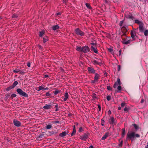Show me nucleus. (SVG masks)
<instances>
[{
	"label": "nucleus",
	"instance_id": "45",
	"mask_svg": "<svg viewBox=\"0 0 148 148\" xmlns=\"http://www.w3.org/2000/svg\"><path fill=\"white\" fill-rule=\"evenodd\" d=\"M125 105V103H122L121 105L122 107H123Z\"/></svg>",
	"mask_w": 148,
	"mask_h": 148
},
{
	"label": "nucleus",
	"instance_id": "9",
	"mask_svg": "<svg viewBox=\"0 0 148 148\" xmlns=\"http://www.w3.org/2000/svg\"><path fill=\"white\" fill-rule=\"evenodd\" d=\"M13 123L17 127L20 126L21 125V123L18 121L14 120Z\"/></svg>",
	"mask_w": 148,
	"mask_h": 148
},
{
	"label": "nucleus",
	"instance_id": "24",
	"mask_svg": "<svg viewBox=\"0 0 148 148\" xmlns=\"http://www.w3.org/2000/svg\"><path fill=\"white\" fill-rule=\"evenodd\" d=\"M18 82L17 81H15L13 83L12 86L13 88L16 85H17Z\"/></svg>",
	"mask_w": 148,
	"mask_h": 148
},
{
	"label": "nucleus",
	"instance_id": "54",
	"mask_svg": "<svg viewBox=\"0 0 148 148\" xmlns=\"http://www.w3.org/2000/svg\"><path fill=\"white\" fill-rule=\"evenodd\" d=\"M48 77V75H45V77Z\"/></svg>",
	"mask_w": 148,
	"mask_h": 148
},
{
	"label": "nucleus",
	"instance_id": "36",
	"mask_svg": "<svg viewBox=\"0 0 148 148\" xmlns=\"http://www.w3.org/2000/svg\"><path fill=\"white\" fill-rule=\"evenodd\" d=\"M123 144V140H121L120 141V143H119V145L120 147H121Z\"/></svg>",
	"mask_w": 148,
	"mask_h": 148
},
{
	"label": "nucleus",
	"instance_id": "49",
	"mask_svg": "<svg viewBox=\"0 0 148 148\" xmlns=\"http://www.w3.org/2000/svg\"><path fill=\"white\" fill-rule=\"evenodd\" d=\"M121 54V50H120L119 51V56H120Z\"/></svg>",
	"mask_w": 148,
	"mask_h": 148
},
{
	"label": "nucleus",
	"instance_id": "25",
	"mask_svg": "<svg viewBox=\"0 0 148 148\" xmlns=\"http://www.w3.org/2000/svg\"><path fill=\"white\" fill-rule=\"evenodd\" d=\"M139 28L140 31H142L143 30V28L142 25L141 24H140L139 26Z\"/></svg>",
	"mask_w": 148,
	"mask_h": 148
},
{
	"label": "nucleus",
	"instance_id": "57",
	"mask_svg": "<svg viewBox=\"0 0 148 148\" xmlns=\"http://www.w3.org/2000/svg\"><path fill=\"white\" fill-rule=\"evenodd\" d=\"M118 68H119V71L120 70V65H118Z\"/></svg>",
	"mask_w": 148,
	"mask_h": 148
},
{
	"label": "nucleus",
	"instance_id": "10",
	"mask_svg": "<svg viewBox=\"0 0 148 148\" xmlns=\"http://www.w3.org/2000/svg\"><path fill=\"white\" fill-rule=\"evenodd\" d=\"M89 50V49L88 47L85 46L82 47V52L84 53L87 52Z\"/></svg>",
	"mask_w": 148,
	"mask_h": 148
},
{
	"label": "nucleus",
	"instance_id": "55",
	"mask_svg": "<svg viewBox=\"0 0 148 148\" xmlns=\"http://www.w3.org/2000/svg\"><path fill=\"white\" fill-rule=\"evenodd\" d=\"M58 105L57 104H56L55 106V107L56 108H58Z\"/></svg>",
	"mask_w": 148,
	"mask_h": 148
},
{
	"label": "nucleus",
	"instance_id": "37",
	"mask_svg": "<svg viewBox=\"0 0 148 148\" xmlns=\"http://www.w3.org/2000/svg\"><path fill=\"white\" fill-rule=\"evenodd\" d=\"M78 131L79 132H81L83 131V130L82 128V127H80Z\"/></svg>",
	"mask_w": 148,
	"mask_h": 148
},
{
	"label": "nucleus",
	"instance_id": "44",
	"mask_svg": "<svg viewBox=\"0 0 148 148\" xmlns=\"http://www.w3.org/2000/svg\"><path fill=\"white\" fill-rule=\"evenodd\" d=\"M50 94L49 92H47L45 94L46 96H49L50 95Z\"/></svg>",
	"mask_w": 148,
	"mask_h": 148
},
{
	"label": "nucleus",
	"instance_id": "18",
	"mask_svg": "<svg viewBox=\"0 0 148 148\" xmlns=\"http://www.w3.org/2000/svg\"><path fill=\"white\" fill-rule=\"evenodd\" d=\"M59 28V26L58 25H55L52 27V29L54 30H55L56 29H58Z\"/></svg>",
	"mask_w": 148,
	"mask_h": 148
},
{
	"label": "nucleus",
	"instance_id": "15",
	"mask_svg": "<svg viewBox=\"0 0 148 148\" xmlns=\"http://www.w3.org/2000/svg\"><path fill=\"white\" fill-rule=\"evenodd\" d=\"M45 33V31L44 30H42L41 31H40L39 32V36L40 37L42 36Z\"/></svg>",
	"mask_w": 148,
	"mask_h": 148
},
{
	"label": "nucleus",
	"instance_id": "53",
	"mask_svg": "<svg viewBox=\"0 0 148 148\" xmlns=\"http://www.w3.org/2000/svg\"><path fill=\"white\" fill-rule=\"evenodd\" d=\"M20 73L23 74L24 73V72L23 71H21L20 72Z\"/></svg>",
	"mask_w": 148,
	"mask_h": 148
},
{
	"label": "nucleus",
	"instance_id": "23",
	"mask_svg": "<svg viewBox=\"0 0 148 148\" xmlns=\"http://www.w3.org/2000/svg\"><path fill=\"white\" fill-rule=\"evenodd\" d=\"M108 134L107 133L104 136H103V137H102V140H105L107 137L108 136Z\"/></svg>",
	"mask_w": 148,
	"mask_h": 148
},
{
	"label": "nucleus",
	"instance_id": "26",
	"mask_svg": "<svg viewBox=\"0 0 148 148\" xmlns=\"http://www.w3.org/2000/svg\"><path fill=\"white\" fill-rule=\"evenodd\" d=\"M135 23L138 24H140L141 23V22L138 20H135Z\"/></svg>",
	"mask_w": 148,
	"mask_h": 148
},
{
	"label": "nucleus",
	"instance_id": "7",
	"mask_svg": "<svg viewBox=\"0 0 148 148\" xmlns=\"http://www.w3.org/2000/svg\"><path fill=\"white\" fill-rule=\"evenodd\" d=\"M92 63L95 65H99L100 66L102 64L101 60H99L98 61H97L96 60H94L92 62Z\"/></svg>",
	"mask_w": 148,
	"mask_h": 148
},
{
	"label": "nucleus",
	"instance_id": "4",
	"mask_svg": "<svg viewBox=\"0 0 148 148\" xmlns=\"http://www.w3.org/2000/svg\"><path fill=\"white\" fill-rule=\"evenodd\" d=\"M129 39L130 38L127 37H126L125 38H123V41L122 42L123 44H129L130 42Z\"/></svg>",
	"mask_w": 148,
	"mask_h": 148
},
{
	"label": "nucleus",
	"instance_id": "21",
	"mask_svg": "<svg viewBox=\"0 0 148 148\" xmlns=\"http://www.w3.org/2000/svg\"><path fill=\"white\" fill-rule=\"evenodd\" d=\"M131 35L132 38H134L135 35V33L134 32L131 31Z\"/></svg>",
	"mask_w": 148,
	"mask_h": 148
},
{
	"label": "nucleus",
	"instance_id": "8",
	"mask_svg": "<svg viewBox=\"0 0 148 148\" xmlns=\"http://www.w3.org/2000/svg\"><path fill=\"white\" fill-rule=\"evenodd\" d=\"M121 85V82L120 79L119 78H118L117 79V81L115 82L113 87L114 88H116L118 85Z\"/></svg>",
	"mask_w": 148,
	"mask_h": 148
},
{
	"label": "nucleus",
	"instance_id": "51",
	"mask_svg": "<svg viewBox=\"0 0 148 148\" xmlns=\"http://www.w3.org/2000/svg\"><path fill=\"white\" fill-rule=\"evenodd\" d=\"M144 100L143 99H142L141 101V102L142 103H143L144 102Z\"/></svg>",
	"mask_w": 148,
	"mask_h": 148
},
{
	"label": "nucleus",
	"instance_id": "48",
	"mask_svg": "<svg viewBox=\"0 0 148 148\" xmlns=\"http://www.w3.org/2000/svg\"><path fill=\"white\" fill-rule=\"evenodd\" d=\"M104 122V121L103 120H101V125H102L103 126L104 125V124L103 123Z\"/></svg>",
	"mask_w": 148,
	"mask_h": 148
},
{
	"label": "nucleus",
	"instance_id": "63",
	"mask_svg": "<svg viewBox=\"0 0 148 148\" xmlns=\"http://www.w3.org/2000/svg\"><path fill=\"white\" fill-rule=\"evenodd\" d=\"M125 29V27H122V29Z\"/></svg>",
	"mask_w": 148,
	"mask_h": 148
},
{
	"label": "nucleus",
	"instance_id": "2",
	"mask_svg": "<svg viewBox=\"0 0 148 148\" xmlns=\"http://www.w3.org/2000/svg\"><path fill=\"white\" fill-rule=\"evenodd\" d=\"M18 93L20 95L25 97H28V95L25 92H23L22 90L20 88H18L17 90Z\"/></svg>",
	"mask_w": 148,
	"mask_h": 148
},
{
	"label": "nucleus",
	"instance_id": "5",
	"mask_svg": "<svg viewBox=\"0 0 148 148\" xmlns=\"http://www.w3.org/2000/svg\"><path fill=\"white\" fill-rule=\"evenodd\" d=\"M99 75L97 73H95L94 77V80L92 81V83H94L97 81L99 79Z\"/></svg>",
	"mask_w": 148,
	"mask_h": 148
},
{
	"label": "nucleus",
	"instance_id": "42",
	"mask_svg": "<svg viewBox=\"0 0 148 148\" xmlns=\"http://www.w3.org/2000/svg\"><path fill=\"white\" fill-rule=\"evenodd\" d=\"M59 92V91L58 90H56L54 92V94L55 95H56L58 94Z\"/></svg>",
	"mask_w": 148,
	"mask_h": 148
},
{
	"label": "nucleus",
	"instance_id": "3",
	"mask_svg": "<svg viewBox=\"0 0 148 148\" xmlns=\"http://www.w3.org/2000/svg\"><path fill=\"white\" fill-rule=\"evenodd\" d=\"M75 33L77 35H79L81 36H83L84 34V33L81 31L78 28L75 29Z\"/></svg>",
	"mask_w": 148,
	"mask_h": 148
},
{
	"label": "nucleus",
	"instance_id": "13",
	"mask_svg": "<svg viewBox=\"0 0 148 148\" xmlns=\"http://www.w3.org/2000/svg\"><path fill=\"white\" fill-rule=\"evenodd\" d=\"M91 49L95 53H97L98 51H97V49L96 48V46L93 47V46H92L91 47Z\"/></svg>",
	"mask_w": 148,
	"mask_h": 148
},
{
	"label": "nucleus",
	"instance_id": "27",
	"mask_svg": "<svg viewBox=\"0 0 148 148\" xmlns=\"http://www.w3.org/2000/svg\"><path fill=\"white\" fill-rule=\"evenodd\" d=\"M86 6L89 9H91V6H90L89 4L88 3H86Z\"/></svg>",
	"mask_w": 148,
	"mask_h": 148
},
{
	"label": "nucleus",
	"instance_id": "50",
	"mask_svg": "<svg viewBox=\"0 0 148 148\" xmlns=\"http://www.w3.org/2000/svg\"><path fill=\"white\" fill-rule=\"evenodd\" d=\"M98 107L99 108V110H100L101 109V106H100L99 105H98Z\"/></svg>",
	"mask_w": 148,
	"mask_h": 148
},
{
	"label": "nucleus",
	"instance_id": "41",
	"mask_svg": "<svg viewBox=\"0 0 148 148\" xmlns=\"http://www.w3.org/2000/svg\"><path fill=\"white\" fill-rule=\"evenodd\" d=\"M111 99L110 96H108L107 97V100L108 101H109Z\"/></svg>",
	"mask_w": 148,
	"mask_h": 148
},
{
	"label": "nucleus",
	"instance_id": "61",
	"mask_svg": "<svg viewBox=\"0 0 148 148\" xmlns=\"http://www.w3.org/2000/svg\"><path fill=\"white\" fill-rule=\"evenodd\" d=\"M44 89L45 90H48V88L47 87H46V88H45Z\"/></svg>",
	"mask_w": 148,
	"mask_h": 148
},
{
	"label": "nucleus",
	"instance_id": "64",
	"mask_svg": "<svg viewBox=\"0 0 148 148\" xmlns=\"http://www.w3.org/2000/svg\"><path fill=\"white\" fill-rule=\"evenodd\" d=\"M145 148H148V145H147L145 146Z\"/></svg>",
	"mask_w": 148,
	"mask_h": 148
},
{
	"label": "nucleus",
	"instance_id": "46",
	"mask_svg": "<svg viewBox=\"0 0 148 148\" xmlns=\"http://www.w3.org/2000/svg\"><path fill=\"white\" fill-rule=\"evenodd\" d=\"M91 44L92 45L93 47H95L96 46V44L94 43H91Z\"/></svg>",
	"mask_w": 148,
	"mask_h": 148
},
{
	"label": "nucleus",
	"instance_id": "39",
	"mask_svg": "<svg viewBox=\"0 0 148 148\" xmlns=\"http://www.w3.org/2000/svg\"><path fill=\"white\" fill-rule=\"evenodd\" d=\"M123 21H121L120 23H119V25L120 26H121L122 25V24H123Z\"/></svg>",
	"mask_w": 148,
	"mask_h": 148
},
{
	"label": "nucleus",
	"instance_id": "1",
	"mask_svg": "<svg viewBox=\"0 0 148 148\" xmlns=\"http://www.w3.org/2000/svg\"><path fill=\"white\" fill-rule=\"evenodd\" d=\"M135 136L138 138L140 137V135L138 134H135V132H129L127 135L126 140L130 139L132 141H133Z\"/></svg>",
	"mask_w": 148,
	"mask_h": 148
},
{
	"label": "nucleus",
	"instance_id": "56",
	"mask_svg": "<svg viewBox=\"0 0 148 148\" xmlns=\"http://www.w3.org/2000/svg\"><path fill=\"white\" fill-rule=\"evenodd\" d=\"M58 111V108H56V109L55 110L56 111Z\"/></svg>",
	"mask_w": 148,
	"mask_h": 148
},
{
	"label": "nucleus",
	"instance_id": "22",
	"mask_svg": "<svg viewBox=\"0 0 148 148\" xmlns=\"http://www.w3.org/2000/svg\"><path fill=\"white\" fill-rule=\"evenodd\" d=\"M125 130L124 128H123L122 130V137H123L125 136Z\"/></svg>",
	"mask_w": 148,
	"mask_h": 148
},
{
	"label": "nucleus",
	"instance_id": "30",
	"mask_svg": "<svg viewBox=\"0 0 148 148\" xmlns=\"http://www.w3.org/2000/svg\"><path fill=\"white\" fill-rule=\"evenodd\" d=\"M76 130L75 129H73V131L71 135L72 136H73L76 133Z\"/></svg>",
	"mask_w": 148,
	"mask_h": 148
},
{
	"label": "nucleus",
	"instance_id": "32",
	"mask_svg": "<svg viewBox=\"0 0 148 148\" xmlns=\"http://www.w3.org/2000/svg\"><path fill=\"white\" fill-rule=\"evenodd\" d=\"M52 127V126L51 125H48L46 126V128L47 129H51Z\"/></svg>",
	"mask_w": 148,
	"mask_h": 148
},
{
	"label": "nucleus",
	"instance_id": "19",
	"mask_svg": "<svg viewBox=\"0 0 148 148\" xmlns=\"http://www.w3.org/2000/svg\"><path fill=\"white\" fill-rule=\"evenodd\" d=\"M76 50L78 51L82 52V48L81 47H79L77 46V47Z\"/></svg>",
	"mask_w": 148,
	"mask_h": 148
},
{
	"label": "nucleus",
	"instance_id": "34",
	"mask_svg": "<svg viewBox=\"0 0 148 148\" xmlns=\"http://www.w3.org/2000/svg\"><path fill=\"white\" fill-rule=\"evenodd\" d=\"M18 15L17 14H13L12 16V17L13 18H15L17 17Z\"/></svg>",
	"mask_w": 148,
	"mask_h": 148
},
{
	"label": "nucleus",
	"instance_id": "28",
	"mask_svg": "<svg viewBox=\"0 0 148 148\" xmlns=\"http://www.w3.org/2000/svg\"><path fill=\"white\" fill-rule=\"evenodd\" d=\"M144 35L146 36L148 35V30H145L144 32Z\"/></svg>",
	"mask_w": 148,
	"mask_h": 148
},
{
	"label": "nucleus",
	"instance_id": "52",
	"mask_svg": "<svg viewBox=\"0 0 148 148\" xmlns=\"http://www.w3.org/2000/svg\"><path fill=\"white\" fill-rule=\"evenodd\" d=\"M127 109H127V108H124V111H127Z\"/></svg>",
	"mask_w": 148,
	"mask_h": 148
},
{
	"label": "nucleus",
	"instance_id": "20",
	"mask_svg": "<svg viewBox=\"0 0 148 148\" xmlns=\"http://www.w3.org/2000/svg\"><path fill=\"white\" fill-rule=\"evenodd\" d=\"M51 106V105H46L44 106L43 108L45 109H49L50 108Z\"/></svg>",
	"mask_w": 148,
	"mask_h": 148
},
{
	"label": "nucleus",
	"instance_id": "6",
	"mask_svg": "<svg viewBox=\"0 0 148 148\" xmlns=\"http://www.w3.org/2000/svg\"><path fill=\"white\" fill-rule=\"evenodd\" d=\"M88 136L87 134H84L80 136V138L82 140L85 141L88 138Z\"/></svg>",
	"mask_w": 148,
	"mask_h": 148
},
{
	"label": "nucleus",
	"instance_id": "40",
	"mask_svg": "<svg viewBox=\"0 0 148 148\" xmlns=\"http://www.w3.org/2000/svg\"><path fill=\"white\" fill-rule=\"evenodd\" d=\"M13 71L14 72H15V73H17L18 72H19L20 71V70H18V69H16V70H14Z\"/></svg>",
	"mask_w": 148,
	"mask_h": 148
},
{
	"label": "nucleus",
	"instance_id": "59",
	"mask_svg": "<svg viewBox=\"0 0 148 148\" xmlns=\"http://www.w3.org/2000/svg\"><path fill=\"white\" fill-rule=\"evenodd\" d=\"M89 148H93V147L92 145H91Z\"/></svg>",
	"mask_w": 148,
	"mask_h": 148
},
{
	"label": "nucleus",
	"instance_id": "62",
	"mask_svg": "<svg viewBox=\"0 0 148 148\" xmlns=\"http://www.w3.org/2000/svg\"><path fill=\"white\" fill-rule=\"evenodd\" d=\"M57 15H60V13H57Z\"/></svg>",
	"mask_w": 148,
	"mask_h": 148
},
{
	"label": "nucleus",
	"instance_id": "47",
	"mask_svg": "<svg viewBox=\"0 0 148 148\" xmlns=\"http://www.w3.org/2000/svg\"><path fill=\"white\" fill-rule=\"evenodd\" d=\"M30 63L29 62H28L27 64V66L28 67H29L30 66Z\"/></svg>",
	"mask_w": 148,
	"mask_h": 148
},
{
	"label": "nucleus",
	"instance_id": "11",
	"mask_svg": "<svg viewBox=\"0 0 148 148\" xmlns=\"http://www.w3.org/2000/svg\"><path fill=\"white\" fill-rule=\"evenodd\" d=\"M88 70L90 73H95V70L92 68L89 67L88 68Z\"/></svg>",
	"mask_w": 148,
	"mask_h": 148
},
{
	"label": "nucleus",
	"instance_id": "12",
	"mask_svg": "<svg viewBox=\"0 0 148 148\" xmlns=\"http://www.w3.org/2000/svg\"><path fill=\"white\" fill-rule=\"evenodd\" d=\"M67 134V132L66 131H64L62 133H60L59 134V136L61 137H63L65 136Z\"/></svg>",
	"mask_w": 148,
	"mask_h": 148
},
{
	"label": "nucleus",
	"instance_id": "16",
	"mask_svg": "<svg viewBox=\"0 0 148 148\" xmlns=\"http://www.w3.org/2000/svg\"><path fill=\"white\" fill-rule=\"evenodd\" d=\"M114 120L113 117H111L110 119L109 122L110 123L113 124L114 123Z\"/></svg>",
	"mask_w": 148,
	"mask_h": 148
},
{
	"label": "nucleus",
	"instance_id": "35",
	"mask_svg": "<svg viewBox=\"0 0 148 148\" xmlns=\"http://www.w3.org/2000/svg\"><path fill=\"white\" fill-rule=\"evenodd\" d=\"M12 88H13V87H12V86H10L9 87L7 88H6V90H10L12 89Z\"/></svg>",
	"mask_w": 148,
	"mask_h": 148
},
{
	"label": "nucleus",
	"instance_id": "58",
	"mask_svg": "<svg viewBox=\"0 0 148 148\" xmlns=\"http://www.w3.org/2000/svg\"><path fill=\"white\" fill-rule=\"evenodd\" d=\"M38 47L39 48H41V46L39 45H38Z\"/></svg>",
	"mask_w": 148,
	"mask_h": 148
},
{
	"label": "nucleus",
	"instance_id": "38",
	"mask_svg": "<svg viewBox=\"0 0 148 148\" xmlns=\"http://www.w3.org/2000/svg\"><path fill=\"white\" fill-rule=\"evenodd\" d=\"M16 95L14 94H12L11 95V97L12 98L15 97L16 96Z\"/></svg>",
	"mask_w": 148,
	"mask_h": 148
},
{
	"label": "nucleus",
	"instance_id": "29",
	"mask_svg": "<svg viewBox=\"0 0 148 148\" xmlns=\"http://www.w3.org/2000/svg\"><path fill=\"white\" fill-rule=\"evenodd\" d=\"M39 89L38 90V91H39L44 89V88L42 86H40L38 88Z\"/></svg>",
	"mask_w": 148,
	"mask_h": 148
},
{
	"label": "nucleus",
	"instance_id": "14",
	"mask_svg": "<svg viewBox=\"0 0 148 148\" xmlns=\"http://www.w3.org/2000/svg\"><path fill=\"white\" fill-rule=\"evenodd\" d=\"M69 97L68 94L67 92H66L64 94V98L63 99L64 101H66Z\"/></svg>",
	"mask_w": 148,
	"mask_h": 148
},
{
	"label": "nucleus",
	"instance_id": "17",
	"mask_svg": "<svg viewBox=\"0 0 148 148\" xmlns=\"http://www.w3.org/2000/svg\"><path fill=\"white\" fill-rule=\"evenodd\" d=\"M48 40V38L47 36H45L43 38V41L44 42H45Z\"/></svg>",
	"mask_w": 148,
	"mask_h": 148
},
{
	"label": "nucleus",
	"instance_id": "60",
	"mask_svg": "<svg viewBox=\"0 0 148 148\" xmlns=\"http://www.w3.org/2000/svg\"><path fill=\"white\" fill-rule=\"evenodd\" d=\"M118 109L119 110H121V107H119Z\"/></svg>",
	"mask_w": 148,
	"mask_h": 148
},
{
	"label": "nucleus",
	"instance_id": "31",
	"mask_svg": "<svg viewBox=\"0 0 148 148\" xmlns=\"http://www.w3.org/2000/svg\"><path fill=\"white\" fill-rule=\"evenodd\" d=\"M117 89L119 90V92H120L121 91V86H120V85H119L118 86V88H117Z\"/></svg>",
	"mask_w": 148,
	"mask_h": 148
},
{
	"label": "nucleus",
	"instance_id": "43",
	"mask_svg": "<svg viewBox=\"0 0 148 148\" xmlns=\"http://www.w3.org/2000/svg\"><path fill=\"white\" fill-rule=\"evenodd\" d=\"M107 89L108 90H111V88L110 86H108L107 87Z\"/></svg>",
	"mask_w": 148,
	"mask_h": 148
},
{
	"label": "nucleus",
	"instance_id": "33",
	"mask_svg": "<svg viewBox=\"0 0 148 148\" xmlns=\"http://www.w3.org/2000/svg\"><path fill=\"white\" fill-rule=\"evenodd\" d=\"M133 125L135 129H138V127L136 124H134Z\"/></svg>",
	"mask_w": 148,
	"mask_h": 148
}]
</instances>
